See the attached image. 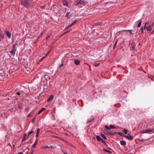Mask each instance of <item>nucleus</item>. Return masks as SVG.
Instances as JSON below:
<instances>
[{"mask_svg":"<svg viewBox=\"0 0 154 154\" xmlns=\"http://www.w3.org/2000/svg\"><path fill=\"white\" fill-rule=\"evenodd\" d=\"M100 63H94V66L97 67V66H99V65H100Z\"/></svg>","mask_w":154,"mask_h":154,"instance_id":"27","label":"nucleus"},{"mask_svg":"<svg viewBox=\"0 0 154 154\" xmlns=\"http://www.w3.org/2000/svg\"><path fill=\"white\" fill-rule=\"evenodd\" d=\"M139 141L140 142H143V141H144V140L143 139H142L140 140H139Z\"/></svg>","mask_w":154,"mask_h":154,"instance_id":"42","label":"nucleus"},{"mask_svg":"<svg viewBox=\"0 0 154 154\" xmlns=\"http://www.w3.org/2000/svg\"><path fill=\"white\" fill-rule=\"evenodd\" d=\"M152 34H153L154 33V28L153 29V31L151 33Z\"/></svg>","mask_w":154,"mask_h":154,"instance_id":"46","label":"nucleus"},{"mask_svg":"<svg viewBox=\"0 0 154 154\" xmlns=\"http://www.w3.org/2000/svg\"><path fill=\"white\" fill-rule=\"evenodd\" d=\"M126 31L127 32H129L130 33V34H133V33L132 32V30H126Z\"/></svg>","mask_w":154,"mask_h":154,"instance_id":"32","label":"nucleus"},{"mask_svg":"<svg viewBox=\"0 0 154 154\" xmlns=\"http://www.w3.org/2000/svg\"><path fill=\"white\" fill-rule=\"evenodd\" d=\"M32 133H33V131H29L28 133V135L27 137H28L29 135H30Z\"/></svg>","mask_w":154,"mask_h":154,"instance_id":"33","label":"nucleus"},{"mask_svg":"<svg viewBox=\"0 0 154 154\" xmlns=\"http://www.w3.org/2000/svg\"><path fill=\"white\" fill-rule=\"evenodd\" d=\"M35 119V118H34L32 121V122H34V120Z\"/></svg>","mask_w":154,"mask_h":154,"instance_id":"50","label":"nucleus"},{"mask_svg":"<svg viewBox=\"0 0 154 154\" xmlns=\"http://www.w3.org/2000/svg\"><path fill=\"white\" fill-rule=\"evenodd\" d=\"M152 25H150L146 27V30L147 31L150 32L152 30Z\"/></svg>","mask_w":154,"mask_h":154,"instance_id":"6","label":"nucleus"},{"mask_svg":"<svg viewBox=\"0 0 154 154\" xmlns=\"http://www.w3.org/2000/svg\"><path fill=\"white\" fill-rule=\"evenodd\" d=\"M138 22H139V23L137 25V27H140V26L141 24L142 20H138Z\"/></svg>","mask_w":154,"mask_h":154,"instance_id":"14","label":"nucleus"},{"mask_svg":"<svg viewBox=\"0 0 154 154\" xmlns=\"http://www.w3.org/2000/svg\"><path fill=\"white\" fill-rule=\"evenodd\" d=\"M55 147V146H48L47 145H45L43 147V148L44 149L46 148H52L54 149Z\"/></svg>","mask_w":154,"mask_h":154,"instance_id":"8","label":"nucleus"},{"mask_svg":"<svg viewBox=\"0 0 154 154\" xmlns=\"http://www.w3.org/2000/svg\"><path fill=\"white\" fill-rule=\"evenodd\" d=\"M135 46L133 45L131 47V49L132 50H134L135 49Z\"/></svg>","mask_w":154,"mask_h":154,"instance_id":"35","label":"nucleus"},{"mask_svg":"<svg viewBox=\"0 0 154 154\" xmlns=\"http://www.w3.org/2000/svg\"><path fill=\"white\" fill-rule=\"evenodd\" d=\"M140 29H141L140 31H141V33H144V32L143 30V27L142 26L141 27Z\"/></svg>","mask_w":154,"mask_h":154,"instance_id":"26","label":"nucleus"},{"mask_svg":"<svg viewBox=\"0 0 154 154\" xmlns=\"http://www.w3.org/2000/svg\"><path fill=\"white\" fill-rule=\"evenodd\" d=\"M152 40H154V37L153 38Z\"/></svg>","mask_w":154,"mask_h":154,"instance_id":"60","label":"nucleus"},{"mask_svg":"<svg viewBox=\"0 0 154 154\" xmlns=\"http://www.w3.org/2000/svg\"><path fill=\"white\" fill-rule=\"evenodd\" d=\"M110 129V128H116V127H115L113 125H110L109 126Z\"/></svg>","mask_w":154,"mask_h":154,"instance_id":"23","label":"nucleus"},{"mask_svg":"<svg viewBox=\"0 0 154 154\" xmlns=\"http://www.w3.org/2000/svg\"><path fill=\"white\" fill-rule=\"evenodd\" d=\"M117 42H118V40H116V42H115V43L113 45V49H114L115 48L117 44Z\"/></svg>","mask_w":154,"mask_h":154,"instance_id":"19","label":"nucleus"},{"mask_svg":"<svg viewBox=\"0 0 154 154\" xmlns=\"http://www.w3.org/2000/svg\"><path fill=\"white\" fill-rule=\"evenodd\" d=\"M25 110L26 111L28 112L29 110V108L28 107H27L26 108Z\"/></svg>","mask_w":154,"mask_h":154,"instance_id":"37","label":"nucleus"},{"mask_svg":"<svg viewBox=\"0 0 154 154\" xmlns=\"http://www.w3.org/2000/svg\"><path fill=\"white\" fill-rule=\"evenodd\" d=\"M92 120H93V119H91V118L89 119H88V121H87V123H89L91 122Z\"/></svg>","mask_w":154,"mask_h":154,"instance_id":"22","label":"nucleus"},{"mask_svg":"<svg viewBox=\"0 0 154 154\" xmlns=\"http://www.w3.org/2000/svg\"><path fill=\"white\" fill-rule=\"evenodd\" d=\"M63 63L61 65H60L59 66V67H60V68L62 66H63Z\"/></svg>","mask_w":154,"mask_h":154,"instance_id":"47","label":"nucleus"},{"mask_svg":"<svg viewBox=\"0 0 154 154\" xmlns=\"http://www.w3.org/2000/svg\"><path fill=\"white\" fill-rule=\"evenodd\" d=\"M27 139V138H26V137H23V139H22V141L26 140Z\"/></svg>","mask_w":154,"mask_h":154,"instance_id":"34","label":"nucleus"},{"mask_svg":"<svg viewBox=\"0 0 154 154\" xmlns=\"http://www.w3.org/2000/svg\"><path fill=\"white\" fill-rule=\"evenodd\" d=\"M128 131V130L125 129H123V132L125 134H126L127 133Z\"/></svg>","mask_w":154,"mask_h":154,"instance_id":"25","label":"nucleus"},{"mask_svg":"<svg viewBox=\"0 0 154 154\" xmlns=\"http://www.w3.org/2000/svg\"><path fill=\"white\" fill-rule=\"evenodd\" d=\"M40 131V129L39 128H38L37 130V134L36 135V136L37 137L38 136Z\"/></svg>","mask_w":154,"mask_h":154,"instance_id":"21","label":"nucleus"},{"mask_svg":"<svg viewBox=\"0 0 154 154\" xmlns=\"http://www.w3.org/2000/svg\"><path fill=\"white\" fill-rule=\"evenodd\" d=\"M63 4L64 6H67L68 5L67 2H64Z\"/></svg>","mask_w":154,"mask_h":154,"instance_id":"30","label":"nucleus"},{"mask_svg":"<svg viewBox=\"0 0 154 154\" xmlns=\"http://www.w3.org/2000/svg\"><path fill=\"white\" fill-rule=\"evenodd\" d=\"M26 134H24V137H26Z\"/></svg>","mask_w":154,"mask_h":154,"instance_id":"58","label":"nucleus"},{"mask_svg":"<svg viewBox=\"0 0 154 154\" xmlns=\"http://www.w3.org/2000/svg\"><path fill=\"white\" fill-rule=\"evenodd\" d=\"M117 134L118 135H120L121 136L124 137V136H125V135L122 132H117Z\"/></svg>","mask_w":154,"mask_h":154,"instance_id":"11","label":"nucleus"},{"mask_svg":"<svg viewBox=\"0 0 154 154\" xmlns=\"http://www.w3.org/2000/svg\"><path fill=\"white\" fill-rule=\"evenodd\" d=\"M77 22V21L76 20H75V21H74V22L72 23H73V25L75 24Z\"/></svg>","mask_w":154,"mask_h":154,"instance_id":"40","label":"nucleus"},{"mask_svg":"<svg viewBox=\"0 0 154 154\" xmlns=\"http://www.w3.org/2000/svg\"><path fill=\"white\" fill-rule=\"evenodd\" d=\"M151 25H152V27H153L154 25V22H153L152 24H151Z\"/></svg>","mask_w":154,"mask_h":154,"instance_id":"54","label":"nucleus"},{"mask_svg":"<svg viewBox=\"0 0 154 154\" xmlns=\"http://www.w3.org/2000/svg\"><path fill=\"white\" fill-rule=\"evenodd\" d=\"M71 25H69V26H68L67 28H69V27H71Z\"/></svg>","mask_w":154,"mask_h":154,"instance_id":"55","label":"nucleus"},{"mask_svg":"<svg viewBox=\"0 0 154 154\" xmlns=\"http://www.w3.org/2000/svg\"><path fill=\"white\" fill-rule=\"evenodd\" d=\"M153 131V133H154V130H153V131Z\"/></svg>","mask_w":154,"mask_h":154,"instance_id":"59","label":"nucleus"},{"mask_svg":"<svg viewBox=\"0 0 154 154\" xmlns=\"http://www.w3.org/2000/svg\"><path fill=\"white\" fill-rule=\"evenodd\" d=\"M62 152L64 154H68L67 153L63 151H62Z\"/></svg>","mask_w":154,"mask_h":154,"instance_id":"48","label":"nucleus"},{"mask_svg":"<svg viewBox=\"0 0 154 154\" xmlns=\"http://www.w3.org/2000/svg\"><path fill=\"white\" fill-rule=\"evenodd\" d=\"M45 57V56L44 57H42L40 60V62H42L43 60V59Z\"/></svg>","mask_w":154,"mask_h":154,"instance_id":"36","label":"nucleus"},{"mask_svg":"<svg viewBox=\"0 0 154 154\" xmlns=\"http://www.w3.org/2000/svg\"><path fill=\"white\" fill-rule=\"evenodd\" d=\"M71 26H73V23H72L70 24Z\"/></svg>","mask_w":154,"mask_h":154,"instance_id":"56","label":"nucleus"},{"mask_svg":"<svg viewBox=\"0 0 154 154\" xmlns=\"http://www.w3.org/2000/svg\"><path fill=\"white\" fill-rule=\"evenodd\" d=\"M124 137L130 140H132L134 139V137L133 136L126 135L124 136Z\"/></svg>","mask_w":154,"mask_h":154,"instance_id":"3","label":"nucleus"},{"mask_svg":"<svg viewBox=\"0 0 154 154\" xmlns=\"http://www.w3.org/2000/svg\"><path fill=\"white\" fill-rule=\"evenodd\" d=\"M72 30V29H69V30H68V31H66V32H65L64 33V34H66L67 33H68L70 31H71Z\"/></svg>","mask_w":154,"mask_h":154,"instance_id":"31","label":"nucleus"},{"mask_svg":"<svg viewBox=\"0 0 154 154\" xmlns=\"http://www.w3.org/2000/svg\"><path fill=\"white\" fill-rule=\"evenodd\" d=\"M148 24V22H146V23H145V25H146L147 24Z\"/></svg>","mask_w":154,"mask_h":154,"instance_id":"51","label":"nucleus"},{"mask_svg":"<svg viewBox=\"0 0 154 154\" xmlns=\"http://www.w3.org/2000/svg\"><path fill=\"white\" fill-rule=\"evenodd\" d=\"M32 152L31 154H32Z\"/></svg>","mask_w":154,"mask_h":154,"instance_id":"61","label":"nucleus"},{"mask_svg":"<svg viewBox=\"0 0 154 154\" xmlns=\"http://www.w3.org/2000/svg\"><path fill=\"white\" fill-rule=\"evenodd\" d=\"M21 2L22 5L26 8L29 7L30 5V2L28 0H22Z\"/></svg>","mask_w":154,"mask_h":154,"instance_id":"1","label":"nucleus"},{"mask_svg":"<svg viewBox=\"0 0 154 154\" xmlns=\"http://www.w3.org/2000/svg\"><path fill=\"white\" fill-rule=\"evenodd\" d=\"M54 97L53 95H51L49 97V98L48 99L47 101V102H49L50 101H51L53 99Z\"/></svg>","mask_w":154,"mask_h":154,"instance_id":"10","label":"nucleus"},{"mask_svg":"<svg viewBox=\"0 0 154 154\" xmlns=\"http://www.w3.org/2000/svg\"><path fill=\"white\" fill-rule=\"evenodd\" d=\"M38 141V139H36L35 142L34 144L33 145V148H34L35 147V146L37 144Z\"/></svg>","mask_w":154,"mask_h":154,"instance_id":"13","label":"nucleus"},{"mask_svg":"<svg viewBox=\"0 0 154 154\" xmlns=\"http://www.w3.org/2000/svg\"><path fill=\"white\" fill-rule=\"evenodd\" d=\"M50 53V51H48V52L45 55V56H47Z\"/></svg>","mask_w":154,"mask_h":154,"instance_id":"43","label":"nucleus"},{"mask_svg":"<svg viewBox=\"0 0 154 154\" xmlns=\"http://www.w3.org/2000/svg\"><path fill=\"white\" fill-rule=\"evenodd\" d=\"M141 133H145V131H142L141 132Z\"/></svg>","mask_w":154,"mask_h":154,"instance_id":"49","label":"nucleus"},{"mask_svg":"<svg viewBox=\"0 0 154 154\" xmlns=\"http://www.w3.org/2000/svg\"><path fill=\"white\" fill-rule=\"evenodd\" d=\"M18 154H23V153L22 152H20L18 153Z\"/></svg>","mask_w":154,"mask_h":154,"instance_id":"53","label":"nucleus"},{"mask_svg":"<svg viewBox=\"0 0 154 154\" xmlns=\"http://www.w3.org/2000/svg\"><path fill=\"white\" fill-rule=\"evenodd\" d=\"M45 109L44 108H42L38 112V114H40L42 112L44 111Z\"/></svg>","mask_w":154,"mask_h":154,"instance_id":"17","label":"nucleus"},{"mask_svg":"<svg viewBox=\"0 0 154 154\" xmlns=\"http://www.w3.org/2000/svg\"><path fill=\"white\" fill-rule=\"evenodd\" d=\"M103 150L104 151L107 152L109 153H111V152L110 151H109V150H107V149H103Z\"/></svg>","mask_w":154,"mask_h":154,"instance_id":"28","label":"nucleus"},{"mask_svg":"<svg viewBox=\"0 0 154 154\" xmlns=\"http://www.w3.org/2000/svg\"><path fill=\"white\" fill-rule=\"evenodd\" d=\"M105 128H106L107 129H110V128H109L108 126L107 125H106L105 126Z\"/></svg>","mask_w":154,"mask_h":154,"instance_id":"38","label":"nucleus"},{"mask_svg":"<svg viewBox=\"0 0 154 154\" xmlns=\"http://www.w3.org/2000/svg\"><path fill=\"white\" fill-rule=\"evenodd\" d=\"M70 14V12H67L66 14V15H65V17H67L68 18H70V16H69V14Z\"/></svg>","mask_w":154,"mask_h":154,"instance_id":"16","label":"nucleus"},{"mask_svg":"<svg viewBox=\"0 0 154 154\" xmlns=\"http://www.w3.org/2000/svg\"><path fill=\"white\" fill-rule=\"evenodd\" d=\"M85 2L82 0H80L79 2L77 3L76 5H79L80 4H85Z\"/></svg>","mask_w":154,"mask_h":154,"instance_id":"7","label":"nucleus"},{"mask_svg":"<svg viewBox=\"0 0 154 154\" xmlns=\"http://www.w3.org/2000/svg\"><path fill=\"white\" fill-rule=\"evenodd\" d=\"M153 129H146L145 130V132L146 133H149L151 132L152 131H153Z\"/></svg>","mask_w":154,"mask_h":154,"instance_id":"9","label":"nucleus"},{"mask_svg":"<svg viewBox=\"0 0 154 154\" xmlns=\"http://www.w3.org/2000/svg\"><path fill=\"white\" fill-rule=\"evenodd\" d=\"M101 136L104 139H107L106 137V136L103 134H101Z\"/></svg>","mask_w":154,"mask_h":154,"instance_id":"24","label":"nucleus"},{"mask_svg":"<svg viewBox=\"0 0 154 154\" xmlns=\"http://www.w3.org/2000/svg\"><path fill=\"white\" fill-rule=\"evenodd\" d=\"M5 33L9 38H10L11 36V34L10 32L7 31L5 32Z\"/></svg>","mask_w":154,"mask_h":154,"instance_id":"5","label":"nucleus"},{"mask_svg":"<svg viewBox=\"0 0 154 154\" xmlns=\"http://www.w3.org/2000/svg\"><path fill=\"white\" fill-rule=\"evenodd\" d=\"M96 138L98 141H100L101 139L99 136H96Z\"/></svg>","mask_w":154,"mask_h":154,"instance_id":"18","label":"nucleus"},{"mask_svg":"<svg viewBox=\"0 0 154 154\" xmlns=\"http://www.w3.org/2000/svg\"><path fill=\"white\" fill-rule=\"evenodd\" d=\"M146 27V25L145 24V25H144V29H146V27Z\"/></svg>","mask_w":154,"mask_h":154,"instance_id":"45","label":"nucleus"},{"mask_svg":"<svg viewBox=\"0 0 154 154\" xmlns=\"http://www.w3.org/2000/svg\"><path fill=\"white\" fill-rule=\"evenodd\" d=\"M31 113H30V114H29L27 116L28 117H31L32 116V115L31 114Z\"/></svg>","mask_w":154,"mask_h":154,"instance_id":"39","label":"nucleus"},{"mask_svg":"<svg viewBox=\"0 0 154 154\" xmlns=\"http://www.w3.org/2000/svg\"><path fill=\"white\" fill-rule=\"evenodd\" d=\"M71 26H73V23H72L70 24Z\"/></svg>","mask_w":154,"mask_h":154,"instance_id":"57","label":"nucleus"},{"mask_svg":"<svg viewBox=\"0 0 154 154\" xmlns=\"http://www.w3.org/2000/svg\"><path fill=\"white\" fill-rule=\"evenodd\" d=\"M101 24H102V23H101V22H98L97 23H96L94 24L95 26H97V25L101 26Z\"/></svg>","mask_w":154,"mask_h":154,"instance_id":"20","label":"nucleus"},{"mask_svg":"<svg viewBox=\"0 0 154 154\" xmlns=\"http://www.w3.org/2000/svg\"><path fill=\"white\" fill-rule=\"evenodd\" d=\"M74 62L77 65H79L80 63V61L77 60H74Z\"/></svg>","mask_w":154,"mask_h":154,"instance_id":"15","label":"nucleus"},{"mask_svg":"<svg viewBox=\"0 0 154 154\" xmlns=\"http://www.w3.org/2000/svg\"><path fill=\"white\" fill-rule=\"evenodd\" d=\"M5 38V35L2 31L0 29V38L3 39Z\"/></svg>","mask_w":154,"mask_h":154,"instance_id":"4","label":"nucleus"},{"mask_svg":"<svg viewBox=\"0 0 154 154\" xmlns=\"http://www.w3.org/2000/svg\"><path fill=\"white\" fill-rule=\"evenodd\" d=\"M100 141H101L103 143H104L105 145H107L106 143V142L104 141L102 139H101Z\"/></svg>","mask_w":154,"mask_h":154,"instance_id":"29","label":"nucleus"},{"mask_svg":"<svg viewBox=\"0 0 154 154\" xmlns=\"http://www.w3.org/2000/svg\"><path fill=\"white\" fill-rule=\"evenodd\" d=\"M18 107L20 109H22V106L20 105L18 106Z\"/></svg>","mask_w":154,"mask_h":154,"instance_id":"41","label":"nucleus"},{"mask_svg":"<svg viewBox=\"0 0 154 154\" xmlns=\"http://www.w3.org/2000/svg\"><path fill=\"white\" fill-rule=\"evenodd\" d=\"M53 137H55V138H59V137H58L56 136H53Z\"/></svg>","mask_w":154,"mask_h":154,"instance_id":"52","label":"nucleus"},{"mask_svg":"<svg viewBox=\"0 0 154 154\" xmlns=\"http://www.w3.org/2000/svg\"><path fill=\"white\" fill-rule=\"evenodd\" d=\"M16 94L17 95H20V93L19 92H17L16 93Z\"/></svg>","mask_w":154,"mask_h":154,"instance_id":"44","label":"nucleus"},{"mask_svg":"<svg viewBox=\"0 0 154 154\" xmlns=\"http://www.w3.org/2000/svg\"><path fill=\"white\" fill-rule=\"evenodd\" d=\"M17 45V43L15 44L14 45H13V47H12V49L10 51V53L13 56L15 55V52L16 50V48L15 45Z\"/></svg>","mask_w":154,"mask_h":154,"instance_id":"2","label":"nucleus"},{"mask_svg":"<svg viewBox=\"0 0 154 154\" xmlns=\"http://www.w3.org/2000/svg\"><path fill=\"white\" fill-rule=\"evenodd\" d=\"M120 144L122 146H125L126 144V143L125 141L122 140L120 141Z\"/></svg>","mask_w":154,"mask_h":154,"instance_id":"12","label":"nucleus"}]
</instances>
